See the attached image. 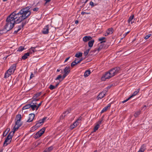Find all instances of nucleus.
Wrapping results in <instances>:
<instances>
[{
  "instance_id": "c85d7f7f",
  "label": "nucleus",
  "mask_w": 152,
  "mask_h": 152,
  "mask_svg": "<svg viewBox=\"0 0 152 152\" xmlns=\"http://www.w3.org/2000/svg\"><path fill=\"white\" fill-rule=\"evenodd\" d=\"M77 64V58H76L75 60L72 63L71 65L72 67H73Z\"/></svg>"
},
{
  "instance_id": "72a5a7b5",
  "label": "nucleus",
  "mask_w": 152,
  "mask_h": 152,
  "mask_svg": "<svg viewBox=\"0 0 152 152\" xmlns=\"http://www.w3.org/2000/svg\"><path fill=\"white\" fill-rule=\"evenodd\" d=\"M113 28H109L108 30L107 31L108 34H111L113 33Z\"/></svg>"
},
{
  "instance_id": "39448f33",
  "label": "nucleus",
  "mask_w": 152,
  "mask_h": 152,
  "mask_svg": "<svg viewBox=\"0 0 152 152\" xmlns=\"http://www.w3.org/2000/svg\"><path fill=\"white\" fill-rule=\"evenodd\" d=\"M22 123L21 121H16L15 125L13 127V131L15 132L17 131L19 127L21 126Z\"/></svg>"
},
{
  "instance_id": "e433bc0d",
  "label": "nucleus",
  "mask_w": 152,
  "mask_h": 152,
  "mask_svg": "<svg viewBox=\"0 0 152 152\" xmlns=\"http://www.w3.org/2000/svg\"><path fill=\"white\" fill-rule=\"evenodd\" d=\"M90 48H89L88 50H86V51L84 52V54L85 56H86L87 55L89 51L90 50Z\"/></svg>"
},
{
  "instance_id": "58836bf2",
  "label": "nucleus",
  "mask_w": 152,
  "mask_h": 152,
  "mask_svg": "<svg viewBox=\"0 0 152 152\" xmlns=\"http://www.w3.org/2000/svg\"><path fill=\"white\" fill-rule=\"evenodd\" d=\"M41 95V93H39L36 94L34 95V96L33 97V98H34L35 99V98H37Z\"/></svg>"
},
{
  "instance_id": "338daca9",
  "label": "nucleus",
  "mask_w": 152,
  "mask_h": 152,
  "mask_svg": "<svg viewBox=\"0 0 152 152\" xmlns=\"http://www.w3.org/2000/svg\"><path fill=\"white\" fill-rule=\"evenodd\" d=\"M78 23V20H76L75 21V24H77Z\"/></svg>"
},
{
  "instance_id": "603ef678",
  "label": "nucleus",
  "mask_w": 152,
  "mask_h": 152,
  "mask_svg": "<svg viewBox=\"0 0 152 152\" xmlns=\"http://www.w3.org/2000/svg\"><path fill=\"white\" fill-rule=\"evenodd\" d=\"M68 74H66V73H64V74L63 75V76H62V80L64 79L65 77L68 75Z\"/></svg>"
},
{
  "instance_id": "a211bd4d",
  "label": "nucleus",
  "mask_w": 152,
  "mask_h": 152,
  "mask_svg": "<svg viewBox=\"0 0 152 152\" xmlns=\"http://www.w3.org/2000/svg\"><path fill=\"white\" fill-rule=\"evenodd\" d=\"M134 15H132L129 18L128 21V22H129V24L130 23V24H132V23L134 22V20H133L134 18Z\"/></svg>"
},
{
  "instance_id": "680f3d73",
  "label": "nucleus",
  "mask_w": 152,
  "mask_h": 152,
  "mask_svg": "<svg viewBox=\"0 0 152 152\" xmlns=\"http://www.w3.org/2000/svg\"><path fill=\"white\" fill-rule=\"evenodd\" d=\"M70 58V57H69L68 58H66L65 61H64V62H66L69 59V58Z\"/></svg>"
},
{
  "instance_id": "864d4df0",
  "label": "nucleus",
  "mask_w": 152,
  "mask_h": 152,
  "mask_svg": "<svg viewBox=\"0 0 152 152\" xmlns=\"http://www.w3.org/2000/svg\"><path fill=\"white\" fill-rule=\"evenodd\" d=\"M90 14V12H83V11L82 12H81V14L82 15H84V14Z\"/></svg>"
},
{
  "instance_id": "f3484780",
  "label": "nucleus",
  "mask_w": 152,
  "mask_h": 152,
  "mask_svg": "<svg viewBox=\"0 0 152 152\" xmlns=\"http://www.w3.org/2000/svg\"><path fill=\"white\" fill-rule=\"evenodd\" d=\"M110 104H108L107 106L105 107L104 108H103V109L102 110L101 112V113H102L104 112H106L108 108H110Z\"/></svg>"
},
{
  "instance_id": "2f4dec72",
  "label": "nucleus",
  "mask_w": 152,
  "mask_h": 152,
  "mask_svg": "<svg viewBox=\"0 0 152 152\" xmlns=\"http://www.w3.org/2000/svg\"><path fill=\"white\" fill-rule=\"evenodd\" d=\"M146 149V146L145 145L143 144L141 147L140 150L144 152L145 150Z\"/></svg>"
},
{
  "instance_id": "4be33fe9",
  "label": "nucleus",
  "mask_w": 152,
  "mask_h": 152,
  "mask_svg": "<svg viewBox=\"0 0 152 152\" xmlns=\"http://www.w3.org/2000/svg\"><path fill=\"white\" fill-rule=\"evenodd\" d=\"M94 40H92L89 41L88 42V45L89 47H91L93 46L94 43Z\"/></svg>"
},
{
  "instance_id": "393cba45",
  "label": "nucleus",
  "mask_w": 152,
  "mask_h": 152,
  "mask_svg": "<svg viewBox=\"0 0 152 152\" xmlns=\"http://www.w3.org/2000/svg\"><path fill=\"white\" fill-rule=\"evenodd\" d=\"M140 91V88L138 89L136 91H135L134 92L133 94H132L131 96L130 97H131V98L133 96H134L136 95Z\"/></svg>"
},
{
  "instance_id": "5701e85b",
  "label": "nucleus",
  "mask_w": 152,
  "mask_h": 152,
  "mask_svg": "<svg viewBox=\"0 0 152 152\" xmlns=\"http://www.w3.org/2000/svg\"><path fill=\"white\" fill-rule=\"evenodd\" d=\"M21 115L20 114H18L16 115V121H21Z\"/></svg>"
},
{
  "instance_id": "7ed1b4c3",
  "label": "nucleus",
  "mask_w": 152,
  "mask_h": 152,
  "mask_svg": "<svg viewBox=\"0 0 152 152\" xmlns=\"http://www.w3.org/2000/svg\"><path fill=\"white\" fill-rule=\"evenodd\" d=\"M120 68L118 67H116L112 69L109 71L111 75L113 77L119 72Z\"/></svg>"
},
{
  "instance_id": "13d9d810",
  "label": "nucleus",
  "mask_w": 152,
  "mask_h": 152,
  "mask_svg": "<svg viewBox=\"0 0 152 152\" xmlns=\"http://www.w3.org/2000/svg\"><path fill=\"white\" fill-rule=\"evenodd\" d=\"M33 100L32 101V102H33L34 101H37L39 100V99H37V98H35V99L34 98H33Z\"/></svg>"
},
{
  "instance_id": "c9c22d12",
  "label": "nucleus",
  "mask_w": 152,
  "mask_h": 152,
  "mask_svg": "<svg viewBox=\"0 0 152 152\" xmlns=\"http://www.w3.org/2000/svg\"><path fill=\"white\" fill-rule=\"evenodd\" d=\"M28 53H29L30 55L34 53V51L33 50L32 48H31L30 49H29L28 52Z\"/></svg>"
},
{
  "instance_id": "b1692460",
  "label": "nucleus",
  "mask_w": 152,
  "mask_h": 152,
  "mask_svg": "<svg viewBox=\"0 0 152 152\" xmlns=\"http://www.w3.org/2000/svg\"><path fill=\"white\" fill-rule=\"evenodd\" d=\"M31 104H26L24 107H23L22 108V109L23 110H24L28 109L31 107Z\"/></svg>"
},
{
  "instance_id": "bb28decb",
  "label": "nucleus",
  "mask_w": 152,
  "mask_h": 152,
  "mask_svg": "<svg viewBox=\"0 0 152 152\" xmlns=\"http://www.w3.org/2000/svg\"><path fill=\"white\" fill-rule=\"evenodd\" d=\"M31 106L30 107L31 108L32 110H34L35 109H37V106L35 104H34V103H33V104L32 105L31 104Z\"/></svg>"
},
{
  "instance_id": "7c9ffc66",
  "label": "nucleus",
  "mask_w": 152,
  "mask_h": 152,
  "mask_svg": "<svg viewBox=\"0 0 152 152\" xmlns=\"http://www.w3.org/2000/svg\"><path fill=\"white\" fill-rule=\"evenodd\" d=\"M105 37H102L100 38L98 40L99 41H101L100 43H102L103 42H105V41H103L105 39Z\"/></svg>"
},
{
  "instance_id": "a18cd8bd",
  "label": "nucleus",
  "mask_w": 152,
  "mask_h": 152,
  "mask_svg": "<svg viewBox=\"0 0 152 152\" xmlns=\"http://www.w3.org/2000/svg\"><path fill=\"white\" fill-rule=\"evenodd\" d=\"M111 87V86H108V87H107L106 88H105L104 90L103 91H106V93L107 92V91Z\"/></svg>"
},
{
  "instance_id": "69168bd1",
  "label": "nucleus",
  "mask_w": 152,
  "mask_h": 152,
  "mask_svg": "<svg viewBox=\"0 0 152 152\" xmlns=\"http://www.w3.org/2000/svg\"><path fill=\"white\" fill-rule=\"evenodd\" d=\"M3 151V148H1L0 149V152H2Z\"/></svg>"
},
{
  "instance_id": "0e129e2a",
  "label": "nucleus",
  "mask_w": 152,
  "mask_h": 152,
  "mask_svg": "<svg viewBox=\"0 0 152 152\" xmlns=\"http://www.w3.org/2000/svg\"><path fill=\"white\" fill-rule=\"evenodd\" d=\"M101 48H100V47H99L97 48V50L98 51H99V50H101Z\"/></svg>"
},
{
  "instance_id": "f03ea898",
  "label": "nucleus",
  "mask_w": 152,
  "mask_h": 152,
  "mask_svg": "<svg viewBox=\"0 0 152 152\" xmlns=\"http://www.w3.org/2000/svg\"><path fill=\"white\" fill-rule=\"evenodd\" d=\"M15 132L13 131L11 132L9 134L4 142V146H6L10 143L12 140V137Z\"/></svg>"
},
{
  "instance_id": "423d86ee",
  "label": "nucleus",
  "mask_w": 152,
  "mask_h": 152,
  "mask_svg": "<svg viewBox=\"0 0 152 152\" xmlns=\"http://www.w3.org/2000/svg\"><path fill=\"white\" fill-rule=\"evenodd\" d=\"M112 77L110 72L108 71L106 72L103 75L101 79L102 80L104 81L106 79H109Z\"/></svg>"
},
{
  "instance_id": "9b49d317",
  "label": "nucleus",
  "mask_w": 152,
  "mask_h": 152,
  "mask_svg": "<svg viewBox=\"0 0 152 152\" xmlns=\"http://www.w3.org/2000/svg\"><path fill=\"white\" fill-rule=\"evenodd\" d=\"M24 23H22V24L21 25L18 26V29L17 30H15L14 32V34H16L22 28H23L24 25Z\"/></svg>"
},
{
  "instance_id": "cd10ccee",
  "label": "nucleus",
  "mask_w": 152,
  "mask_h": 152,
  "mask_svg": "<svg viewBox=\"0 0 152 152\" xmlns=\"http://www.w3.org/2000/svg\"><path fill=\"white\" fill-rule=\"evenodd\" d=\"M82 56V53L81 52H79L77 53L75 56V57L77 58H79L81 57Z\"/></svg>"
},
{
  "instance_id": "6e6552de",
  "label": "nucleus",
  "mask_w": 152,
  "mask_h": 152,
  "mask_svg": "<svg viewBox=\"0 0 152 152\" xmlns=\"http://www.w3.org/2000/svg\"><path fill=\"white\" fill-rule=\"evenodd\" d=\"M49 27L48 25L46 26L43 28L42 32V33L45 34H48L49 32Z\"/></svg>"
},
{
  "instance_id": "f257e3e1",
  "label": "nucleus",
  "mask_w": 152,
  "mask_h": 152,
  "mask_svg": "<svg viewBox=\"0 0 152 152\" xmlns=\"http://www.w3.org/2000/svg\"><path fill=\"white\" fill-rule=\"evenodd\" d=\"M31 7H27L21 9L18 12L15 11L9 15L6 19V24L4 28L7 31L11 30L15 23H19L28 18L31 15Z\"/></svg>"
},
{
  "instance_id": "6e6d98bb",
  "label": "nucleus",
  "mask_w": 152,
  "mask_h": 152,
  "mask_svg": "<svg viewBox=\"0 0 152 152\" xmlns=\"http://www.w3.org/2000/svg\"><path fill=\"white\" fill-rule=\"evenodd\" d=\"M42 101L40 103L38 104V106H37V108L36 110H37L38 108L41 105L42 102Z\"/></svg>"
},
{
  "instance_id": "774afa93",
  "label": "nucleus",
  "mask_w": 152,
  "mask_h": 152,
  "mask_svg": "<svg viewBox=\"0 0 152 152\" xmlns=\"http://www.w3.org/2000/svg\"><path fill=\"white\" fill-rule=\"evenodd\" d=\"M138 152H144L142 151L141 150L139 149V151H138Z\"/></svg>"
},
{
  "instance_id": "dca6fc26",
  "label": "nucleus",
  "mask_w": 152,
  "mask_h": 152,
  "mask_svg": "<svg viewBox=\"0 0 152 152\" xmlns=\"http://www.w3.org/2000/svg\"><path fill=\"white\" fill-rule=\"evenodd\" d=\"M70 71V67L69 66H66L64 70V73L68 74L69 73Z\"/></svg>"
},
{
  "instance_id": "8fccbe9b",
  "label": "nucleus",
  "mask_w": 152,
  "mask_h": 152,
  "mask_svg": "<svg viewBox=\"0 0 152 152\" xmlns=\"http://www.w3.org/2000/svg\"><path fill=\"white\" fill-rule=\"evenodd\" d=\"M39 9V8H38L36 7V8H33V10L34 12H37L38 11Z\"/></svg>"
},
{
  "instance_id": "0eeeda50",
  "label": "nucleus",
  "mask_w": 152,
  "mask_h": 152,
  "mask_svg": "<svg viewBox=\"0 0 152 152\" xmlns=\"http://www.w3.org/2000/svg\"><path fill=\"white\" fill-rule=\"evenodd\" d=\"M103 120L101 121H99L96 124V125L95 126L94 128V130L93 131V132H95L97 131L99 128L100 125L102 124V121Z\"/></svg>"
},
{
  "instance_id": "49530a36",
  "label": "nucleus",
  "mask_w": 152,
  "mask_h": 152,
  "mask_svg": "<svg viewBox=\"0 0 152 152\" xmlns=\"http://www.w3.org/2000/svg\"><path fill=\"white\" fill-rule=\"evenodd\" d=\"M51 0H44L45 2L44 4V5H46L48 3H49Z\"/></svg>"
},
{
  "instance_id": "c03bdc74",
  "label": "nucleus",
  "mask_w": 152,
  "mask_h": 152,
  "mask_svg": "<svg viewBox=\"0 0 152 152\" xmlns=\"http://www.w3.org/2000/svg\"><path fill=\"white\" fill-rule=\"evenodd\" d=\"M90 5H91L92 7H93L94 6L96 5V4H94V3L93 2L91 1L90 2Z\"/></svg>"
},
{
  "instance_id": "473e14b6",
  "label": "nucleus",
  "mask_w": 152,
  "mask_h": 152,
  "mask_svg": "<svg viewBox=\"0 0 152 152\" xmlns=\"http://www.w3.org/2000/svg\"><path fill=\"white\" fill-rule=\"evenodd\" d=\"M56 80H59L60 81H61L62 80V76L61 75H58V77L56 78Z\"/></svg>"
},
{
  "instance_id": "4468645a",
  "label": "nucleus",
  "mask_w": 152,
  "mask_h": 152,
  "mask_svg": "<svg viewBox=\"0 0 152 152\" xmlns=\"http://www.w3.org/2000/svg\"><path fill=\"white\" fill-rule=\"evenodd\" d=\"M16 64H12L9 68V70H11L14 72L15 71L16 69Z\"/></svg>"
},
{
  "instance_id": "aec40b11",
  "label": "nucleus",
  "mask_w": 152,
  "mask_h": 152,
  "mask_svg": "<svg viewBox=\"0 0 152 152\" xmlns=\"http://www.w3.org/2000/svg\"><path fill=\"white\" fill-rule=\"evenodd\" d=\"M53 147L52 146L49 147L48 148H46L44 151V152H50L53 149Z\"/></svg>"
},
{
  "instance_id": "09e8293b",
  "label": "nucleus",
  "mask_w": 152,
  "mask_h": 152,
  "mask_svg": "<svg viewBox=\"0 0 152 152\" xmlns=\"http://www.w3.org/2000/svg\"><path fill=\"white\" fill-rule=\"evenodd\" d=\"M47 118V117H45L43 118L42 119H40V120L43 123L46 120Z\"/></svg>"
},
{
  "instance_id": "5fc2aeb1",
  "label": "nucleus",
  "mask_w": 152,
  "mask_h": 152,
  "mask_svg": "<svg viewBox=\"0 0 152 152\" xmlns=\"http://www.w3.org/2000/svg\"><path fill=\"white\" fill-rule=\"evenodd\" d=\"M75 127V125H74L73 124L72 125H71L70 126V129H72L74 128Z\"/></svg>"
},
{
  "instance_id": "ddd939ff",
  "label": "nucleus",
  "mask_w": 152,
  "mask_h": 152,
  "mask_svg": "<svg viewBox=\"0 0 152 152\" xmlns=\"http://www.w3.org/2000/svg\"><path fill=\"white\" fill-rule=\"evenodd\" d=\"M82 117H80L78 119L75 121L73 124L75 125V126L76 127L78 124L80 122V121H81Z\"/></svg>"
},
{
  "instance_id": "6ab92c4d",
  "label": "nucleus",
  "mask_w": 152,
  "mask_h": 152,
  "mask_svg": "<svg viewBox=\"0 0 152 152\" xmlns=\"http://www.w3.org/2000/svg\"><path fill=\"white\" fill-rule=\"evenodd\" d=\"M91 73V72L89 70H86L84 73V76L85 77H87Z\"/></svg>"
},
{
  "instance_id": "f8f14e48",
  "label": "nucleus",
  "mask_w": 152,
  "mask_h": 152,
  "mask_svg": "<svg viewBox=\"0 0 152 152\" xmlns=\"http://www.w3.org/2000/svg\"><path fill=\"white\" fill-rule=\"evenodd\" d=\"M43 123L40 120L37 121L35 125L34 126V128L37 129L38 127L41 126Z\"/></svg>"
},
{
  "instance_id": "052dcab7",
  "label": "nucleus",
  "mask_w": 152,
  "mask_h": 152,
  "mask_svg": "<svg viewBox=\"0 0 152 152\" xmlns=\"http://www.w3.org/2000/svg\"><path fill=\"white\" fill-rule=\"evenodd\" d=\"M109 34H108V33L107 31L104 33V35L105 36H107L108 35H109Z\"/></svg>"
},
{
  "instance_id": "ea45409f",
  "label": "nucleus",
  "mask_w": 152,
  "mask_h": 152,
  "mask_svg": "<svg viewBox=\"0 0 152 152\" xmlns=\"http://www.w3.org/2000/svg\"><path fill=\"white\" fill-rule=\"evenodd\" d=\"M83 60V58H81L80 59H78L77 58V62L78 64L80 63V62Z\"/></svg>"
},
{
  "instance_id": "bf43d9fd",
  "label": "nucleus",
  "mask_w": 152,
  "mask_h": 152,
  "mask_svg": "<svg viewBox=\"0 0 152 152\" xmlns=\"http://www.w3.org/2000/svg\"><path fill=\"white\" fill-rule=\"evenodd\" d=\"M34 77V74L32 73H31V75H30V79L32 78V77Z\"/></svg>"
},
{
  "instance_id": "e2e57ef3",
  "label": "nucleus",
  "mask_w": 152,
  "mask_h": 152,
  "mask_svg": "<svg viewBox=\"0 0 152 152\" xmlns=\"http://www.w3.org/2000/svg\"><path fill=\"white\" fill-rule=\"evenodd\" d=\"M37 47H31V48H32V50H34V52H35L36 51V50H35V48H36Z\"/></svg>"
},
{
  "instance_id": "4c0bfd02",
  "label": "nucleus",
  "mask_w": 152,
  "mask_h": 152,
  "mask_svg": "<svg viewBox=\"0 0 152 152\" xmlns=\"http://www.w3.org/2000/svg\"><path fill=\"white\" fill-rule=\"evenodd\" d=\"M24 49V48L22 46H20L18 49V51H22Z\"/></svg>"
},
{
  "instance_id": "20e7f679",
  "label": "nucleus",
  "mask_w": 152,
  "mask_h": 152,
  "mask_svg": "<svg viewBox=\"0 0 152 152\" xmlns=\"http://www.w3.org/2000/svg\"><path fill=\"white\" fill-rule=\"evenodd\" d=\"M45 131V128H43L34 135V137L36 139L38 138L44 133Z\"/></svg>"
},
{
  "instance_id": "2eb2a0df",
  "label": "nucleus",
  "mask_w": 152,
  "mask_h": 152,
  "mask_svg": "<svg viewBox=\"0 0 152 152\" xmlns=\"http://www.w3.org/2000/svg\"><path fill=\"white\" fill-rule=\"evenodd\" d=\"M91 39L92 37L90 36H86L83 38V41L85 42L90 40Z\"/></svg>"
},
{
  "instance_id": "c756f323",
  "label": "nucleus",
  "mask_w": 152,
  "mask_h": 152,
  "mask_svg": "<svg viewBox=\"0 0 152 152\" xmlns=\"http://www.w3.org/2000/svg\"><path fill=\"white\" fill-rule=\"evenodd\" d=\"M8 72H9V71H7L5 73V74L4 75V78H7L8 77H9L10 75H11L10 74V73Z\"/></svg>"
},
{
  "instance_id": "4d7b16f0",
  "label": "nucleus",
  "mask_w": 152,
  "mask_h": 152,
  "mask_svg": "<svg viewBox=\"0 0 152 152\" xmlns=\"http://www.w3.org/2000/svg\"><path fill=\"white\" fill-rule=\"evenodd\" d=\"M7 71H9V72H8L10 73V74L11 75L13 74L14 72L13 71H12V70H9V69L8 70H7Z\"/></svg>"
},
{
  "instance_id": "a878e982",
  "label": "nucleus",
  "mask_w": 152,
  "mask_h": 152,
  "mask_svg": "<svg viewBox=\"0 0 152 152\" xmlns=\"http://www.w3.org/2000/svg\"><path fill=\"white\" fill-rule=\"evenodd\" d=\"M141 114V111L140 110L136 112L134 115L135 117H137Z\"/></svg>"
},
{
  "instance_id": "37998d69",
  "label": "nucleus",
  "mask_w": 152,
  "mask_h": 152,
  "mask_svg": "<svg viewBox=\"0 0 152 152\" xmlns=\"http://www.w3.org/2000/svg\"><path fill=\"white\" fill-rule=\"evenodd\" d=\"M151 36V34H149L147 35H146L144 37V39H147L149 38V37Z\"/></svg>"
},
{
  "instance_id": "3c124183",
  "label": "nucleus",
  "mask_w": 152,
  "mask_h": 152,
  "mask_svg": "<svg viewBox=\"0 0 152 152\" xmlns=\"http://www.w3.org/2000/svg\"><path fill=\"white\" fill-rule=\"evenodd\" d=\"M66 115L65 114H63V115H61V116L60 117V119L61 120H62L63 119H64V117H65Z\"/></svg>"
},
{
  "instance_id": "79ce46f5",
  "label": "nucleus",
  "mask_w": 152,
  "mask_h": 152,
  "mask_svg": "<svg viewBox=\"0 0 152 152\" xmlns=\"http://www.w3.org/2000/svg\"><path fill=\"white\" fill-rule=\"evenodd\" d=\"M55 86L52 85H50L49 86V88L50 90H53L55 88Z\"/></svg>"
},
{
  "instance_id": "de8ad7c7",
  "label": "nucleus",
  "mask_w": 152,
  "mask_h": 152,
  "mask_svg": "<svg viewBox=\"0 0 152 152\" xmlns=\"http://www.w3.org/2000/svg\"><path fill=\"white\" fill-rule=\"evenodd\" d=\"M131 98V97H129V98H128L127 99L124 100L122 102L123 103H124L125 102H126L128 100H129Z\"/></svg>"
},
{
  "instance_id": "412c9836",
  "label": "nucleus",
  "mask_w": 152,
  "mask_h": 152,
  "mask_svg": "<svg viewBox=\"0 0 152 152\" xmlns=\"http://www.w3.org/2000/svg\"><path fill=\"white\" fill-rule=\"evenodd\" d=\"M30 56L29 53L28 52L25 53L23 56L22 57V58L23 59L25 60L28 57Z\"/></svg>"
},
{
  "instance_id": "a19ab883",
  "label": "nucleus",
  "mask_w": 152,
  "mask_h": 152,
  "mask_svg": "<svg viewBox=\"0 0 152 152\" xmlns=\"http://www.w3.org/2000/svg\"><path fill=\"white\" fill-rule=\"evenodd\" d=\"M70 110H68L65 111L63 114L64 115H66L67 114H68L70 112Z\"/></svg>"
},
{
  "instance_id": "f704fd0d",
  "label": "nucleus",
  "mask_w": 152,
  "mask_h": 152,
  "mask_svg": "<svg viewBox=\"0 0 152 152\" xmlns=\"http://www.w3.org/2000/svg\"><path fill=\"white\" fill-rule=\"evenodd\" d=\"M10 130V129H7L5 131H4V133H3V136L4 137H5L6 136V135H7V134L8 133V131Z\"/></svg>"
},
{
  "instance_id": "1a4fd4ad",
  "label": "nucleus",
  "mask_w": 152,
  "mask_h": 152,
  "mask_svg": "<svg viewBox=\"0 0 152 152\" xmlns=\"http://www.w3.org/2000/svg\"><path fill=\"white\" fill-rule=\"evenodd\" d=\"M106 94V91H103L101 93H100L97 96L98 99H101L104 97L105 96Z\"/></svg>"
},
{
  "instance_id": "9d476101",
  "label": "nucleus",
  "mask_w": 152,
  "mask_h": 152,
  "mask_svg": "<svg viewBox=\"0 0 152 152\" xmlns=\"http://www.w3.org/2000/svg\"><path fill=\"white\" fill-rule=\"evenodd\" d=\"M34 117V114L33 113L30 114L29 115V118L27 121V122H32Z\"/></svg>"
}]
</instances>
